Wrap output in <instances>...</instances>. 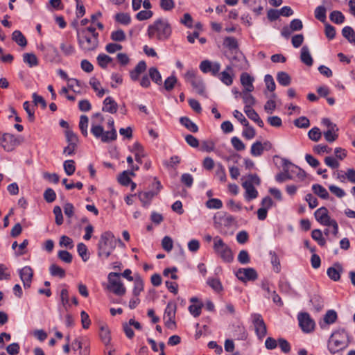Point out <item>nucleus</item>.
<instances>
[{
	"mask_svg": "<svg viewBox=\"0 0 355 355\" xmlns=\"http://www.w3.org/2000/svg\"><path fill=\"white\" fill-rule=\"evenodd\" d=\"M171 26L166 19H157L148 28V35L150 39L165 41L171 37Z\"/></svg>",
	"mask_w": 355,
	"mask_h": 355,
	"instance_id": "f257e3e1",
	"label": "nucleus"
},
{
	"mask_svg": "<svg viewBox=\"0 0 355 355\" xmlns=\"http://www.w3.org/2000/svg\"><path fill=\"white\" fill-rule=\"evenodd\" d=\"M349 345L348 335L344 329L334 331L329 341V350L334 354L347 347Z\"/></svg>",
	"mask_w": 355,
	"mask_h": 355,
	"instance_id": "f03ea898",
	"label": "nucleus"
},
{
	"mask_svg": "<svg viewBox=\"0 0 355 355\" xmlns=\"http://www.w3.org/2000/svg\"><path fill=\"white\" fill-rule=\"evenodd\" d=\"M114 234L111 232H103L100 237L98 243V255L100 257H105L107 258L110 256L112 252L115 248Z\"/></svg>",
	"mask_w": 355,
	"mask_h": 355,
	"instance_id": "7ed1b4c3",
	"label": "nucleus"
},
{
	"mask_svg": "<svg viewBox=\"0 0 355 355\" xmlns=\"http://www.w3.org/2000/svg\"><path fill=\"white\" fill-rule=\"evenodd\" d=\"M213 241V248L215 253L225 262H232L234 257L231 248L218 236H215Z\"/></svg>",
	"mask_w": 355,
	"mask_h": 355,
	"instance_id": "20e7f679",
	"label": "nucleus"
},
{
	"mask_svg": "<svg viewBox=\"0 0 355 355\" xmlns=\"http://www.w3.org/2000/svg\"><path fill=\"white\" fill-rule=\"evenodd\" d=\"M77 33V40L80 49L84 52L95 51L98 46V37L96 35H88Z\"/></svg>",
	"mask_w": 355,
	"mask_h": 355,
	"instance_id": "39448f33",
	"label": "nucleus"
},
{
	"mask_svg": "<svg viewBox=\"0 0 355 355\" xmlns=\"http://www.w3.org/2000/svg\"><path fill=\"white\" fill-rule=\"evenodd\" d=\"M214 223L220 232L226 234L225 228L231 227L235 223V218L226 212H218L214 216Z\"/></svg>",
	"mask_w": 355,
	"mask_h": 355,
	"instance_id": "423d86ee",
	"label": "nucleus"
},
{
	"mask_svg": "<svg viewBox=\"0 0 355 355\" xmlns=\"http://www.w3.org/2000/svg\"><path fill=\"white\" fill-rule=\"evenodd\" d=\"M91 132L93 135L97 138L101 139L103 143H109L112 141H114L117 138L116 130L115 128H112L110 131H104V128L101 125H95L92 123L91 128Z\"/></svg>",
	"mask_w": 355,
	"mask_h": 355,
	"instance_id": "0eeeda50",
	"label": "nucleus"
},
{
	"mask_svg": "<svg viewBox=\"0 0 355 355\" xmlns=\"http://www.w3.org/2000/svg\"><path fill=\"white\" fill-rule=\"evenodd\" d=\"M120 276L119 272H110L108 275L107 288L115 295L122 296L125 294L126 288L121 281Z\"/></svg>",
	"mask_w": 355,
	"mask_h": 355,
	"instance_id": "6e6552de",
	"label": "nucleus"
},
{
	"mask_svg": "<svg viewBox=\"0 0 355 355\" xmlns=\"http://www.w3.org/2000/svg\"><path fill=\"white\" fill-rule=\"evenodd\" d=\"M20 143L19 138L15 137L12 134L0 133V145L8 152L13 150Z\"/></svg>",
	"mask_w": 355,
	"mask_h": 355,
	"instance_id": "1a4fd4ad",
	"label": "nucleus"
},
{
	"mask_svg": "<svg viewBox=\"0 0 355 355\" xmlns=\"http://www.w3.org/2000/svg\"><path fill=\"white\" fill-rule=\"evenodd\" d=\"M251 318L257 337L259 339H262L267 334V327L261 315L259 313H253L251 315Z\"/></svg>",
	"mask_w": 355,
	"mask_h": 355,
	"instance_id": "9d476101",
	"label": "nucleus"
},
{
	"mask_svg": "<svg viewBox=\"0 0 355 355\" xmlns=\"http://www.w3.org/2000/svg\"><path fill=\"white\" fill-rule=\"evenodd\" d=\"M236 277L243 282L254 281L258 278V274L252 268H239L236 272Z\"/></svg>",
	"mask_w": 355,
	"mask_h": 355,
	"instance_id": "9b49d317",
	"label": "nucleus"
},
{
	"mask_svg": "<svg viewBox=\"0 0 355 355\" xmlns=\"http://www.w3.org/2000/svg\"><path fill=\"white\" fill-rule=\"evenodd\" d=\"M299 324L304 332H310L314 329L315 322L307 313H301L298 315Z\"/></svg>",
	"mask_w": 355,
	"mask_h": 355,
	"instance_id": "f8f14e48",
	"label": "nucleus"
},
{
	"mask_svg": "<svg viewBox=\"0 0 355 355\" xmlns=\"http://www.w3.org/2000/svg\"><path fill=\"white\" fill-rule=\"evenodd\" d=\"M200 69L203 73H211L212 76H216L220 71V64L218 62H212L208 60L201 62Z\"/></svg>",
	"mask_w": 355,
	"mask_h": 355,
	"instance_id": "ddd939ff",
	"label": "nucleus"
},
{
	"mask_svg": "<svg viewBox=\"0 0 355 355\" xmlns=\"http://www.w3.org/2000/svg\"><path fill=\"white\" fill-rule=\"evenodd\" d=\"M19 275L23 282L24 287L25 288H30L33 277V269L30 266H25L19 270Z\"/></svg>",
	"mask_w": 355,
	"mask_h": 355,
	"instance_id": "4468645a",
	"label": "nucleus"
},
{
	"mask_svg": "<svg viewBox=\"0 0 355 355\" xmlns=\"http://www.w3.org/2000/svg\"><path fill=\"white\" fill-rule=\"evenodd\" d=\"M314 216L317 221H318L320 224L325 226L329 225V223L334 220L331 219L330 216L328 214V210L324 207H322L318 209L315 211Z\"/></svg>",
	"mask_w": 355,
	"mask_h": 355,
	"instance_id": "2eb2a0df",
	"label": "nucleus"
},
{
	"mask_svg": "<svg viewBox=\"0 0 355 355\" xmlns=\"http://www.w3.org/2000/svg\"><path fill=\"white\" fill-rule=\"evenodd\" d=\"M232 69L236 68L239 70H247L249 67V64L246 58L243 55H235L231 60Z\"/></svg>",
	"mask_w": 355,
	"mask_h": 355,
	"instance_id": "dca6fc26",
	"label": "nucleus"
},
{
	"mask_svg": "<svg viewBox=\"0 0 355 355\" xmlns=\"http://www.w3.org/2000/svg\"><path fill=\"white\" fill-rule=\"evenodd\" d=\"M282 161L284 172L278 173L275 176V180L278 182H283L286 180H291L293 178V175L290 173V168L288 167L290 164V162L285 158H283Z\"/></svg>",
	"mask_w": 355,
	"mask_h": 355,
	"instance_id": "f3484780",
	"label": "nucleus"
},
{
	"mask_svg": "<svg viewBox=\"0 0 355 355\" xmlns=\"http://www.w3.org/2000/svg\"><path fill=\"white\" fill-rule=\"evenodd\" d=\"M216 76H218L220 80L225 85H231L233 83L234 78L232 66H227L226 69L221 73H218Z\"/></svg>",
	"mask_w": 355,
	"mask_h": 355,
	"instance_id": "a211bd4d",
	"label": "nucleus"
},
{
	"mask_svg": "<svg viewBox=\"0 0 355 355\" xmlns=\"http://www.w3.org/2000/svg\"><path fill=\"white\" fill-rule=\"evenodd\" d=\"M254 78L248 73H243L241 75L240 80L241 85L244 87V89L242 92H252L254 89L253 85Z\"/></svg>",
	"mask_w": 355,
	"mask_h": 355,
	"instance_id": "6ab92c4d",
	"label": "nucleus"
},
{
	"mask_svg": "<svg viewBox=\"0 0 355 355\" xmlns=\"http://www.w3.org/2000/svg\"><path fill=\"white\" fill-rule=\"evenodd\" d=\"M117 109L118 105L112 97L108 96L105 98L103 101V107L102 108L103 112L114 114L116 112Z\"/></svg>",
	"mask_w": 355,
	"mask_h": 355,
	"instance_id": "aec40b11",
	"label": "nucleus"
},
{
	"mask_svg": "<svg viewBox=\"0 0 355 355\" xmlns=\"http://www.w3.org/2000/svg\"><path fill=\"white\" fill-rule=\"evenodd\" d=\"M343 269L340 264L336 263L334 266L327 269V273L329 277L333 281H338L340 278V273Z\"/></svg>",
	"mask_w": 355,
	"mask_h": 355,
	"instance_id": "412c9836",
	"label": "nucleus"
},
{
	"mask_svg": "<svg viewBox=\"0 0 355 355\" xmlns=\"http://www.w3.org/2000/svg\"><path fill=\"white\" fill-rule=\"evenodd\" d=\"M99 336L101 341L107 346L111 342V332L108 326L105 324L100 327Z\"/></svg>",
	"mask_w": 355,
	"mask_h": 355,
	"instance_id": "4be33fe9",
	"label": "nucleus"
},
{
	"mask_svg": "<svg viewBox=\"0 0 355 355\" xmlns=\"http://www.w3.org/2000/svg\"><path fill=\"white\" fill-rule=\"evenodd\" d=\"M45 58L49 62H56L59 60V53L58 49L53 45H49L44 49Z\"/></svg>",
	"mask_w": 355,
	"mask_h": 355,
	"instance_id": "5701e85b",
	"label": "nucleus"
},
{
	"mask_svg": "<svg viewBox=\"0 0 355 355\" xmlns=\"http://www.w3.org/2000/svg\"><path fill=\"white\" fill-rule=\"evenodd\" d=\"M242 186L245 189V198L247 200H251L257 197L258 192L251 183H248V181H245L243 183Z\"/></svg>",
	"mask_w": 355,
	"mask_h": 355,
	"instance_id": "b1692460",
	"label": "nucleus"
},
{
	"mask_svg": "<svg viewBox=\"0 0 355 355\" xmlns=\"http://www.w3.org/2000/svg\"><path fill=\"white\" fill-rule=\"evenodd\" d=\"M156 193L153 191L139 192L138 194L139 198L142 203L143 207H146L150 204V201Z\"/></svg>",
	"mask_w": 355,
	"mask_h": 355,
	"instance_id": "393cba45",
	"label": "nucleus"
},
{
	"mask_svg": "<svg viewBox=\"0 0 355 355\" xmlns=\"http://www.w3.org/2000/svg\"><path fill=\"white\" fill-rule=\"evenodd\" d=\"M300 60L307 66L310 67L313 64V60L307 46H304L301 49Z\"/></svg>",
	"mask_w": 355,
	"mask_h": 355,
	"instance_id": "a878e982",
	"label": "nucleus"
},
{
	"mask_svg": "<svg viewBox=\"0 0 355 355\" xmlns=\"http://www.w3.org/2000/svg\"><path fill=\"white\" fill-rule=\"evenodd\" d=\"M72 345L74 350H79L80 355H89L90 351L89 345H85L83 347L82 341L79 339H76Z\"/></svg>",
	"mask_w": 355,
	"mask_h": 355,
	"instance_id": "bb28decb",
	"label": "nucleus"
},
{
	"mask_svg": "<svg viewBox=\"0 0 355 355\" xmlns=\"http://www.w3.org/2000/svg\"><path fill=\"white\" fill-rule=\"evenodd\" d=\"M180 123L184 125L187 129L192 132H197L198 131V125L194 123L189 118L182 116L180 119Z\"/></svg>",
	"mask_w": 355,
	"mask_h": 355,
	"instance_id": "cd10ccee",
	"label": "nucleus"
},
{
	"mask_svg": "<svg viewBox=\"0 0 355 355\" xmlns=\"http://www.w3.org/2000/svg\"><path fill=\"white\" fill-rule=\"evenodd\" d=\"M191 84L193 88L196 89V92L198 94L205 98L207 97L205 90V85L201 78H198L196 80H192V83H191Z\"/></svg>",
	"mask_w": 355,
	"mask_h": 355,
	"instance_id": "c85d7f7f",
	"label": "nucleus"
},
{
	"mask_svg": "<svg viewBox=\"0 0 355 355\" xmlns=\"http://www.w3.org/2000/svg\"><path fill=\"white\" fill-rule=\"evenodd\" d=\"M312 190L315 194L318 196L320 198L322 199H328L329 197V194L327 190L320 184H315L312 185Z\"/></svg>",
	"mask_w": 355,
	"mask_h": 355,
	"instance_id": "c756f323",
	"label": "nucleus"
},
{
	"mask_svg": "<svg viewBox=\"0 0 355 355\" xmlns=\"http://www.w3.org/2000/svg\"><path fill=\"white\" fill-rule=\"evenodd\" d=\"M315 17L323 24L326 23L327 9L324 6H318L314 11Z\"/></svg>",
	"mask_w": 355,
	"mask_h": 355,
	"instance_id": "7c9ffc66",
	"label": "nucleus"
},
{
	"mask_svg": "<svg viewBox=\"0 0 355 355\" xmlns=\"http://www.w3.org/2000/svg\"><path fill=\"white\" fill-rule=\"evenodd\" d=\"M12 39L20 46L24 47L27 44V40L20 31H15Z\"/></svg>",
	"mask_w": 355,
	"mask_h": 355,
	"instance_id": "2f4dec72",
	"label": "nucleus"
},
{
	"mask_svg": "<svg viewBox=\"0 0 355 355\" xmlns=\"http://www.w3.org/2000/svg\"><path fill=\"white\" fill-rule=\"evenodd\" d=\"M148 74L150 79L157 85H161L162 83V76L156 67H150L148 69Z\"/></svg>",
	"mask_w": 355,
	"mask_h": 355,
	"instance_id": "473e14b6",
	"label": "nucleus"
},
{
	"mask_svg": "<svg viewBox=\"0 0 355 355\" xmlns=\"http://www.w3.org/2000/svg\"><path fill=\"white\" fill-rule=\"evenodd\" d=\"M277 80L282 86H288L291 84V76L284 71L278 72L277 74Z\"/></svg>",
	"mask_w": 355,
	"mask_h": 355,
	"instance_id": "72a5a7b5",
	"label": "nucleus"
},
{
	"mask_svg": "<svg viewBox=\"0 0 355 355\" xmlns=\"http://www.w3.org/2000/svg\"><path fill=\"white\" fill-rule=\"evenodd\" d=\"M23 61L26 63L30 67L37 66L38 60L34 53H26L23 55Z\"/></svg>",
	"mask_w": 355,
	"mask_h": 355,
	"instance_id": "f704fd0d",
	"label": "nucleus"
},
{
	"mask_svg": "<svg viewBox=\"0 0 355 355\" xmlns=\"http://www.w3.org/2000/svg\"><path fill=\"white\" fill-rule=\"evenodd\" d=\"M114 19L116 22L123 25H128L131 22L130 15L126 12H119L116 14Z\"/></svg>",
	"mask_w": 355,
	"mask_h": 355,
	"instance_id": "c9c22d12",
	"label": "nucleus"
},
{
	"mask_svg": "<svg viewBox=\"0 0 355 355\" xmlns=\"http://www.w3.org/2000/svg\"><path fill=\"white\" fill-rule=\"evenodd\" d=\"M329 18L332 22L336 24H343L345 19L344 15L340 11L338 10L332 11L329 15Z\"/></svg>",
	"mask_w": 355,
	"mask_h": 355,
	"instance_id": "e433bc0d",
	"label": "nucleus"
},
{
	"mask_svg": "<svg viewBox=\"0 0 355 355\" xmlns=\"http://www.w3.org/2000/svg\"><path fill=\"white\" fill-rule=\"evenodd\" d=\"M264 147L261 141H256L252 144L250 149V153L254 157H258L263 154Z\"/></svg>",
	"mask_w": 355,
	"mask_h": 355,
	"instance_id": "4c0bfd02",
	"label": "nucleus"
},
{
	"mask_svg": "<svg viewBox=\"0 0 355 355\" xmlns=\"http://www.w3.org/2000/svg\"><path fill=\"white\" fill-rule=\"evenodd\" d=\"M96 60L98 65L103 69H105L112 61V58L111 57L104 53L99 54L97 56Z\"/></svg>",
	"mask_w": 355,
	"mask_h": 355,
	"instance_id": "58836bf2",
	"label": "nucleus"
},
{
	"mask_svg": "<svg viewBox=\"0 0 355 355\" xmlns=\"http://www.w3.org/2000/svg\"><path fill=\"white\" fill-rule=\"evenodd\" d=\"M207 284L216 293H220L223 290L220 281L216 278H209Z\"/></svg>",
	"mask_w": 355,
	"mask_h": 355,
	"instance_id": "ea45409f",
	"label": "nucleus"
},
{
	"mask_svg": "<svg viewBox=\"0 0 355 355\" xmlns=\"http://www.w3.org/2000/svg\"><path fill=\"white\" fill-rule=\"evenodd\" d=\"M89 84L92 86V87L93 88V89L96 92H97V96L98 97H102L105 94V89L103 88L100 89L101 83L96 78H92L89 80Z\"/></svg>",
	"mask_w": 355,
	"mask_h": 355,
	"instance_id": "a19ab883",
	"label": "nucleus"
},
{
	"mask_svg": "<svg viewBox=\"0 0 355 355\" xmlns=\"http://www.w3.org/2000/svg\"><path fill=\"white\" fill-rule=\"evenodd\" d=\"M176 311V304L173 302H168L164 314V320L166 318H175Z\"/></svg>",
	"mask_w": 355,
	"mask_h": 355,
	"instance_id": "79ce46f5",
	"label": "nucleus"
},
{
	"mask_svg": "<svg viewBox=\"0 0 355 355\" xmlns=\"http://www.w3.org/2000/svg\"><path fill=\"white\" fill-rule=\"evenodd\" d=\"M200 150L206 153L214 151L215 143L212 140H204L201 142Z\"/></svg>",
	"mask_w": 355,
	"mask_h": 355,
	"instance_id": "37998d69",
	"label": "nucleus"
},
{
	"mask_svg": "<svg viewBox=\"0 0 355 355\" xmlns=\"http://www.w3.org/2000/svg\"><path fill=\"white\" fill-rule=\"evenodd\" d=\"M49 271L51 275L54 277L63 278L65 276V270L56 264L51 265Z\"/></svg>",
	"mask_w": 355,
	"mask_h": 355,
	"instance_id": "c03bdc74",
	"label": "nucleus"
},
{
	"mask_svg": "<svg viewBox=\"0 0 355 355\" xmlns=\"http://www.w3.org/2000/svg\"><path fill=\"white\" fill-rule=\"evenodd\" d=\"M342 35L349 43H352L355 37V31L351 26H347L343 28Z\"/></svg>",
	"mask_w": 355,
	"mask_h": 355,
	"instance_id": "a18cd8bd",
	"label": "nucleus"
},
{
	"mask_svg": "<svg viewBox=\"0 0 355 355\" xmlns=\"http://www.w3.org/2000/svg\"><path fill=\"white\" fill-rule=\"evenodd\" d=\"M288 168H290V173L293 176L295 175L300 179H303L305 177V172L301 169L300 167L297 166L295 164H293L290 162L289 166H288Z\"/></svg>",
	"mask_w": 355,
	"mask_h": 355,
	"instance_id": "49530a36",
	"label": "nucleus"
},
{
	"mask_svg": "<svg viewBox=\"0 0 355 355\" xmlns=\"http://www.w3.org/2000/svg\"><path fill=\"white\" fill-rule=\"evenodd\" d=\"M64 170L67 175H71L76 171L75 162L72 159L64 161L63 164Z\"/></svg>",
	"mask_w": 355,
	"mask_h": 355,
	"instance_id": "de8ad7c7",
	"label": "nucleus"
},
{
	"mask_svg": "<svg viewBox=\"0 0 355 355\" xmlns=\"http://www.w3.org/2000/svg\"><path fill=\"white\" fill-rule=\"evenodd\" d=\"M250 92H241L240 96L242 97L245 105H254L256 100L254 97L250 94Z\"/></svg>",
	"mask_w": 355,
	"mask_h": 355,
	"instance_id": "09e8293b",
	"label": "nucleus"
},
{
	"mask_svg": "<svg viewBox=\"0 0 355 355\" xmlns=\"http://www.w3.org/2000/svg\"><path fill=\"white\" fill-rule=\"evenodd\" d=\"M216 176L221 182H225L227 180V176L225 169L224 166L220 164H217V168L216 170Z\"/></svg>",
	"mask_w": 355,
	"mask_h": 355,
	"instance_id": "8fccbe9b",
	"label": "nucleus"
},
{
	"mask_svg": "<svg viewBox=\"0 0 355 355\" xmlns=\"http://www.w3.org/2000/svg\"><path fill=\"white\" fill-rule=\"evenodd\" d=\"M337 318V313L334 310H329L324 316V322L327 324H333Z\"/></svg>",
	"mask_w": 355,
	"mask_h": 355,
	"instance_id": "3c124183",
	"label": "nucleus"
},
{
	"mask_svg": "<svg viewBox=\"0 0 355 355\" xmlns=\"http://www.w3.org/2000/svg\"><path fill=\"white\" fill-rule=\"evenodd\" d=\"M311 237L321 246L324 245L326 243L325 239L323 238L322 232L320 230H313L311 232Z\"/></svg>",
	"mask_w": 355,
	"mask_h": 355,
	"instance_id": "603ef678",
	"label": "nucleus"
},
{
	"mask_svg": "<svg viewBox=\"0 0 355 355\" xmlns=\"http://www.w3.org/2000/svg\"><path fill=\"white\" fill-rule=\"evenodd\" d=\"M88 117L85 115L80 116V122H79V128L82 132V134L86 137L87 136V126H88Z\"/></svg>",
	"mask_w": 355,
	"mask_h": 355,
	"instance_id": "864d4df0",
	"label": "nucleus"
},
{
	"mask_svg": "<svg viewBox=\"0 0 355 355\" xmlns=\"http://www.w3.org/2000/svg\"><path fill=\"white\" fill-rule=\"evenodd\" d=\"M110 38L114 42H123L125 40V34L121 29L112 32Z\"/></svg>",
	"mask_w": 355,
	"mask_h": 355,
	"instance_id": "5fc2aeb1",
	"label": "nucleus"
},
{
	"mask_svg": "<svg viewBox=\"0 0 355 355\" xmlns=\"http://www.w3.org/2000/svg\"><path fill=\"white\" fill-rule=\"evenodd\" d=\"M294 125L300 128H307L310 126V121L306 116H300L294 121Z\"/></svg>",
	"mask_w": 355,
	"mask_h": 355,
	"instance_id": "6e6d98bb",
	"label": "nucleus"
},
{
	"mask_svg": "<svg viewBox=\"0 0 355 355\" xmlns=\"http://www.w3.org/2000/svg\"><path fill=\"white\" fill-rule=\"evenodd\" d=\"M177 82V78L174 76H171L165 80L164 87L168 92L171 91L174 88Z\"/></svg>",
	"mask_w": 355,
	"mask_h": 355,
	"instance_id": "4d7b16f0",
	"label": "nucleus"
},
{
	"mask_svg": "<svg viewBox=\"0 0 355 355\" xmlns=\"http://www.w3.org/2000/svg\"><path fill=\"white\" fill-rule=\"evenodd\" d=\"M270 261L274 267L275 272L278 273L280 271V261L278 256L275 252H270Z\"/></svg>",
	"mask_w": 355,
	"mask_h": 355,
	"instance_id": "13d9d810",
	"label": "nucleus"
},
{
	"mask_svg": "<svg viewBox=\"0 0 355 355\" xmlns=\"http://www.w3.org/2000/svg\"><path fill=\"white\" fill-rule=\"evenodd\" d=\"M206 206L209 209H220L223 207V202L220 199L211 198L206 202Z\"/></svg>",
	"mask_w": 355,
	"mask_h": 355,
	"instance_id": "bf43d9fd",
	"label": "nucleus"
},
{
	"mask_svg": "<svg viewBox=\"0 0 355 355\" xmlns=\"http://www.w3.org/2000/svg\"><path fill=\"white\" fill-rule=\"evenodd\" d=\"M309 138L313 141H318L321 138V132L317 127L311 128L308 132Z\"/></svg>",
	"mask_w": 355,
	"mask_h": 355,
	"instance_id": "052dcab7",
	"label": "nucleus"
},
{
	"mask_svg": "<svg viewBox=\"0 0 355 355\" xmlns=\"http://www.w3.org/2000/svg\"><path fill=\"white\" fill-rule=\"evenodd\" d=\"M224 45L229 49H238V42L234 37H226L224 40Z\"/></svg>",
	"mask_w": 355,
	"mask_h": 355,
	"instance_id": "680f3d73",
	"label": "nucleus"
},
{
	"mask_svg": "<svg viewBox=\"0 0 355 355\" xmlns=\"http://www.w3.org/2000/svg\"><path fill=\"white\" fill-rule=\"evenodd\" d=\"M31 107V105L28 101H25L23 104V107L28 114V121L33 122L35 120V110Z\"/></svg>",
	"mask_w": 355,
	"mask_h": 355,
	"instance_id": "e2e57ef3",
	"label": "nucleus"
},
{
	"mask_svg": "<svg viewBox=\"0 0 355 355\" xmlns=\"http://www.w3.org/2000/svg\"><path fill=\"white\" fill-rule=\"evenodd\" d=\"M77 251L84 261H86L89 259V256L87 255V248L84 243H80L78 244Z\"/></svg>",
	"mask_w": 355,
	"mask_h": 355,
	"instance_id": "0e129e2a",
	"label": "nucleus"
},
{
	"mask_svg": "<svg viewBox=\"0 0 355 355\" xmlns=\"http://www.w3.org/2000/svg\"><path fill=\"white\" fill-rule=\"evenodd\" d=\"M144 290V283L141 279H136L135 281L132 294L135 297H138L140 293Z\"/></svg>",
	"mask_w": 355,
	"mask_h": 355,
	"instance_id": "69168bd1",
	"label": "nucleus"
},
{
	"mask_svg": "<svg viewBox=\"0 0 355 355\" xmlns=\"http://www.w3.org/2000/svg\"><path fill=\"white\" fill-rule=\"evenodd\" d=\"M173 242L170 236H166L162 239V247L164 250L166 252H170L173 249Z\"/></svg>",
	"mask_w": 355,
	"mask_h": 355,
	"instance_id": "338daca9",
	"label": "nucleus"
},
{
	"mask_svg": "<svg viewBox=\"0 0 355 355\" xmlns=\"http://www.w3.org/2000/svg\"><path fill=\"white\" fill-rule=\"evenodd\" d=\"M58 258L62 261L70 263L72 261V254L66 250H60L58 254Z\"/></svg>",
	"mask_w": 355,
	"mask_h": 355,
	"instance_id": "774afa93",
	"label": "nucleus"
}]
</instances>
